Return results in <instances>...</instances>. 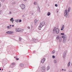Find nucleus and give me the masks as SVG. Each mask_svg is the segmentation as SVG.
<instances>
[{"instance_id":"obj_6","label":"nucleus","mask_w":72,"mask_h":72,"mask_svg":"<svg viewBox=\"0 0 72 72\" xmlns=\"http://www.w3.org/2000/svg\"><path fill=\"white\" fill-rule=\"evenodd\" d=\"M21 30V28H17L16 29V31L17 32H19Z\"/></svg>"},{"instance_id":"obj_43","label":"nucleus","mask_w":72,"mask_h":72,"mask_svg":"<svg viewBox=\"0 0 72 72\" xmlns=\"http://www.w3.org/2000/svg\"><path fill=\"white\" fill-rule=\"evenodd\" d=\"M16 60H19V58H17V59H16Z\"/></svg>"},{"instance_id":"obj_60","label":"nucleus","mask_w":72,"mask_h":72,"mask_svg":"<svg viewBox=\"0 0 72 72\" xmlns=\"http://www.w3.org/2000/svg\"><path fill=\"white\" fill-rule=\"evenodd\" d=\"M56 27H55V28H56Z\"/></svg>"},{"instance_id":"obj_31","label":"nucleus","mask_w":72,"mask_h":72,"mask_svg":"<svg viewBox=\"0 0 72 72\" xmlns=\"http://www.w3.org/2000/svg\"><path fill=\"white\" fill-rule=\"evenodd\" d=\"M55 58V57L54 56V55L52 56V58H53V59H54Z\"/></svg>"},{"instance_id":"obj_61","label":"nucleus","mask_w":72,"mask_h":72,"mask_svg":"<svg viewBox=\"0 0 72 72\" xmlns=\"http://www.w3.org/2000/svg\"><path fill=\"white\" fill-rule=\"evenodd\" d=\"M3 67L4 68V67Z\"/></svg>"},{"instance_id":"obj_51","label":"nucleus","mask_w":72,"mask_h":72,"mask_svg":"<svg viewBox=\"0 0 72 72\" xmlns=\"http://www.w3.org/2000/svg\"><path fill=\"white\" fill-rule=\"evenodd\" d=\"M14 20H13L12 21V22H14Z\"/></svg>"},{"instance_id":"obj_44","label":"nucleus","mask_w":72,"mask_h":72,"mask_svg":"<svg viewBox=\"0 0 72 72\" xmlns=\"http://www.w3.org/2000/svg\"><path fill=\"white\" fill-rule=\"evenodd\" d=\"M64 37V36H62V38H63Z\"/></svg>"},{"instance_id":"obj_64","label":"nucleus","mask_w":72,"mask_h":72,"mask_svg":"<svg viewBox=\"0 0 72 72\" xmlns=\"http://www.w3.org/2000/svg\"><path fill=\"white\" fill-rule=\"evenodd\" d=\"M17 58H16L17 59Z\"/></svg>"},{"instance_id":"obj_4","label":"nucleus","mask_w":72,"mask_h":72,"mask_svg":"<svg viewBox=\"0 0 72 72\" xmlns=\"http://www.w3.org/2000/svg\"><path fill=\"white\" fill-rule=\"evenodd\" d=\"M66 39H67V36H66V35H64L63 41V42H64V43L66 42Z\"/></svg>"},{"instance_id":"obj_34","label":"nucleus","mask_w":72,"mask_h":72,"mask_svg":"<svg viewBox=\"0 0 72 72\" xmlns=\"http://www.w3.org/2000/svg\"><path fill=\"white\" fill-rule=\"evenodd\" d=\"M19 22H22V20H19Z\"/></svg>"},{"instance_id":"obj_55","label":"nucleus","mask_w":72,"mask_h":72,"mask_svg":"<svg viewBox=\"0 0 72 72\" xmlns=\"http://www.w3.org/2000/svg\"><path fill=\"white\" fill-rule=\"evenodd\" d=\"M24 1H26V0H23Z\"/></svg>"},{"instance_id":"obj_33","label":"nucleus","mask_w":72,"mask_h":72,"mask_svg":"<svg viewBox=\"0 0 72 72\" xmlns=\"http://www.w3.org/2000/svg\"><path fill=\"white\" fill-rule=\"evenodd\" d=\"M61 34L62 35H63V36H64V33H61Z\"/></svg>"},{"instance_id":"obj_63","label":"nucleus","mask_w":72,"mask_h":72,"mask_svg":"<svg viewBox=\"0 0 72 72\" xmlns=\"http://www.w3.org/2000/svg\"><path fill=\"white\" fill-rule=\"evenodd\" d=\"M12 23H13V22H12Z\"/></svg>"},{"instance_id":"obj_24","label":"nucleus","mask_w":72,"mask_h":72,"mask_svg":"<svg viewBox=\"0 0 72 72\" xmlns=\"http://www.w3.org/2000/svg\"><path fill=\"white\" fill-rule=\"evenodd\" d=\"M34 22L35 24H36V23H37V20L35 19L34 20Z\"/></svg>"},{"instance_id":"obj_38","label":"nucleus","mask_w":72,"mask_h":72,"mask_svg":"<svg viewBox=\"0 0 72 72\" xmlns=\"http://www.w3.org/2000/svg\"><path fill=\"white\" fill-rule=\"evenodd\" d=\"M12 65H15V63H12Z\"/></svg>"},{"instance_id":"obj_7","label":"nucleus","mask_w":72,"mask_h":72,"mask_svg":"<svg viewBox=\"0 0 72 72\" xmlns=\"http://www.w3.org/2000/svg\"><path fill=\"white\" fill-rule=\"evenodd\" d=\"M50 66H48L46 68V70L47 71H49V69H50Z\"/></svg>"},{"instance_id":"obj_32","label":"nucleus","mask_w":72,"mask_h":72,"mask_svg":"<svg viewBox=\"0 0 72 72\" xmlns=\"http://www.w3.org/2000/svg\"><path fill=\"white\" fill-rule=\"evenodd\" d=\"M60 42L62 41V38H60L59 39Z\"/></svg>"},{"instance_id":"obj_26","label":"nucleus","mask_w":72,"mask_h":72,"mask_svg":"<svg viewBox=\"0 0 72 72\" xmlns=\"http://www.w3.org/2000/svg\"><path fill=\"white\" fill-rule=\"evenodd\" d=\"M20 32H23V29H21V28L20 30Z\"/></svg>"},{"instance_id":"obj_46","label":"nucleus","mask_w":72,"mask_h":72,"mask_svg":"<svg viewBox=\"0 0 72 72\" xmlns=\"http://www.w3.org/2000/svg\"><path fill=\"white\" fill-rule=\"evenodd\" d=\"M32 15H33V13H32Z\"/></svg>"},{"instance_id":"obj_54","label":"nucleus","mask_w":72,"mask_h":72,"mask_svg":"<svg viewBox=\"0 0 72 72\" xmlns=\"http://www.w3.org/2000/svg\"><path fill=\"white\" fill-rule=\"evenodd\" d=\"M58 11H57V13H58Z\"/></svg>"},{"instance_id":"obj_28","label":"nucleus","mask_w":72,"mask_h":72,"mask_svg":"<svg viewBox=\"0 0 72 72\" xmlns=\"http://www.w3.org/2000/svg\"><path fill=\"white\" fill-rule=\"evenodd\" d=\"M70 9H71V8H70V7H69L68 8V12H69V10H70Z\"/></svg>"},{"instance_id":"obj_9","label":"nucleus","mask_w":72,"mask_h":72,"mask_svg":"<svg viewBox=\"0 0 72 72\" xmlns=\"http://www.w3.org/2000/svg\"><path fill=\"white\" fill-rule=\"evenodd\" d=\"M40 24L42 25V26H44L45 25V22L43 21V22H41Z\"/></svg>"},{"instance_id":"obj_11","label":"nucleus","mask_w":72,"mask_h":72,"mask_svg":"<svg viewBox=\"0 0 72 72\" xmlns=\"http://www.w3.org/2000/svg\"><path fill=\"white\" fill-rule=\"evenodd\" d=\"M55 50H53L51 52L52 54H55Z\"/></svg>"},{"instance_id":"obj_21","label":"nucleus","mask_w":72,"mask_h":72,"mask_svg":"<svg viewBox=\"0 0 72 72\" xmlns=\"http://www.w3.org/2000/svg\"><path fill=\"white\" fill-rule=\"evenodd\" d=\"M22 39L21 38H19V41H21V40H22Z\"/></svg>"},{"instance_id":"obj_52","label":"nucleus","mask_w":72,"mask_h":72,"mask_svg":"<svg viewBox=\"0 0 72 72\" xmlns=\"http://www.w3.org/2000/svg\"><path fill=\"white\" fill-rule=\"evenodd\" d=\"M0 70L1 71V68H0Z\"/></svg>"},{"instance_id":"obj_2","label":"nucleus","mask_w":72,"mask_h":72,"mask_svg":"<svg viewBox=\"0 0 72 72\" xmlns=\"http://www.w3.org/2000/svg\"><path fill=\"white\" fill-rule=\"evenodd\" d=\"M46 71V67H42V72H45Z\"/></svg>"},{"instance_id":"obj_12","label":"nucleus","mask_w":72,"mask_h":72,"mask_svg":"<svg viewBox=\"0 0 72 72\" xmlns=\"http://www.w3.org/2000/svg\"><path fill=\"white\" fill-rule=\"evenodd\" d=\"M53 62L55 64H56V63H57V60H53Z\"/></svg>"},{"instance_id":"obj_58","label":"nucleus","mask_w":72,"mask_h":72,"mask_svg":"<svg viewBox=\"0 0 72 72\" xmlns=\"http://www.w3.org/2000/svg\"><path fill=\"white\" fill-rule=\"evenodd\" d=\"M1 42V40H0V42Z\"/></svg>"},{"instance_id":"obj_5","label":"nucleus","mask_w":72,"mask_h":72,"mask_svg":"<svg viewBox=\"0 0 72 72\" xmlns=\"http://www.w3.org/2000/svg\"><path fill=\"white\" fill-rule=\"evenodd\" d=\"M46 59L45 58H43L41 61V62L42 63H44V62H45V60H46Z\"/></svg>"},{"instance_id":"obj_53","label":"nucleus","mask_w":72,"mask_h":72,"mask_svg":"<svg viewBox=\"0 0 72 72\" xmlns=\"http://www.w3.org/2000/svg\"><path fill=\"white\" fill-rule=\"evenodd\" d=\"M14 25H12V27H14Z\"/></svg>"},{"instance_id":"obj_62","label":"nucleus","mask_w":72,"mask_h":72,"mask_svg":"<svg viewBox=\"0 0 72 72\" xmlns=\"http://www.w3.org/2000/svg\"><path fill=\"white\" fill-rule=\"evenodd\" d=\"M1 6V5H0V7Z\"/></svg>"},{"instance_id":"obj_57","label":"nucleus","mask_w":72,"mask_h":72,"mask_svg":"<svg viewBox=\"0 0 72 72\" xmlns=\"http://www.w3.org/2000/svg\"><path fill=\"white\" fill-rule=\"evenodd\" d=\"M0 5H1V3H0Z\"/></svg>"},{"instance_id":"obj_49","label":"nucleus","mask_w":72,"mask_h":72,"mask_svg":"<svg viewBox=\"0 0 72 72\" xmlns=\"http://www.w3.org/2000/svg\"><path fill=\"white\" fill-rule=\"evenodd\" d=\"M64 71H67V70L65 69L64 70Z\"/></svg>"},{"instance_id":"obj_15","label":"nucleus","mask_w":72,"mask_h":72,"mask_svg":"<svg viewBox=\"0 0 72 72\" xmlns=\"http://www.w3.org/2000/svg\"><path fill=\"white\" fill-rule=\"evenodd\" d=\"M70 64H71V62H69L68 64V67H69V66H70Z\"/></svg>"},{"instance_id":"obj_3","label":"nucleus","mask_w":72,"mask_h":72,"mask_svg":"<svg viewBox=\"0 0 72 72\" xmlns=\"http://www.w3.org/2000/svg\"><path fill=\"white\" fill-rule=\"evenodd\" d=\"M55 32L57 34L59 33V29L58 28H56L55 30Z\"/></svg>"},{"instance_id":"obj_59","label":"nucleus","mask_w":72,"mask_h":72,"mask_svg":"<svg viewBox=\"0 0 72 72\" xmlns=\"http://www.w3.org/2000/svg\"><path fill=\"white\" fill-rule=\"evenodd\" d=\"M14 58H15V57H14Z\"/></svg>"},{"instance_id":"obj_13","label":"nucleus","mask_w":72,"mask_h":72,"mask_svg":"<svg viewBox=\"0 0 72 72\" xmlns=\"http://www.w3.org/2000/svg\"><path fill=\"white\" fill-rule=\"evenodd\" d=\"M14 33V32L12 31H10V34H13Z\"/></svg>"},{"instance_id":"obj_20","label":"nucleus","mask_w":72,"mask_h":72,"mask_svg":"<svg viewBox=\"0 0 72 72\" xmlns=\"http://www.w3.org/2000/svg\"><path fill=\"white\" fill-rule=\"evenodd\" d=\"M7 34H10V31H8L6 32Z\"/></svg>"},{"instance_id":"obj_56","label":"nucleus","mask_w":72,"mask_h":72,"mask_svg":"<svg viewBox=\"0 0 72 72\" xmlns=\"http://www.w3.org/2000/svg\"><path fill=\"white\" fill-rule=\"evenodd\" d=\"M2 70L3 71V69H2Z\"/></svg>"},{"instance_id":"obj_23","label":"nucleus","mask_w":72,"mask_h":72,"mask_svg":"<svg viewBox=\"0 0 72 72\" xmlns=\"http://www.w3.org/2000/svg\"><path fill=\"white\" fill-rule=\"evenodd\" d=\"M15 22H19V19H18L16 20H15Z\"/></svg>"},{"instance_id":"obj_25","label":"nucleus","mask_w":72,"mask_h":72,"mask_svg":"<svg viewBox=\"0 0 72 72\" xmlns=\"http://www.w3.org/2000/svg\"><path fill=\"white\" fill-rule=\"evenodd\" d=\"M39 26H40V27H42V26H42V25L40 23L39 25Z\"/></svg>"},{"instance_id":"obj_14","label":"nucleus","mask_w":72,"mask_h":72,"mask_svg":"<svg viewBox=\"0 0 72 72\" xmlns=\"http://www.w3.org/2000/svg\"><path fill=\"white\" fill-rule=\"evenodd\" d=\"M7 28L8 29H10L12 28V27H11L9 26H7Z\"/></svg>"},{"instance_id":"obj_40","label":"nucleus","mask_w":72,"mask_h":72,"mask_svg":"<svg viewBox=\"0 0 72 72\" xmlns=\"http://www.w3.org/2000/svg\"><path fill=\"white\" fill-rule=\"evenodd\" d=\"M1 1L2 2H4V1H5V0H1Z\"/></svg>"},{"instance_id":"obj_22","label":"nucleus","mask_w":72,"mask_h":72,"mask_svg":"<svg viewBox=\"0 0 72 72\" xmlns=\"http://www.w3.org/2000/svg\"><path fill=\"white\" fill-rule=\"evenodd\" d=\"M20 66L21 67H23V64H20Z\"/></svg>"},{"instance_id":"obj_37","label":"nucleus","mask_w":72,"mask_h":72,"mask_svg":"<svg viewBox=\"0 0 72 72\" xmlns=\"http://www.w3.org/2000/svg\"><path fill=\"white\" fill-rule=\"evenodd\" d=\"M66 53H67V51H64V54H66Z\"/></svg>"},{"instance_id":"obj_48","label":"nucleus","mask_w":72,"mask_h":72,"mask_svg":"<svg viewBox=\"0 0 72 72\" xmlns=\"http://www.w3.org/2000/svg\"><path fill=\"white\" fill-rule=\"evenodd\" d=\"M10 27H11L12 26V25H11V24H10Z\"/></svg>"},{"instance_id":"obj_47","label":"nucleus","mask_w":72,"mask_h":72,"mask_svg":"<svg viewBox=\"0 0 72 72\" xmlns=\"http://www.w3.org/2000/svg\"><path fill=\"white\" fill-rule=\"evenodd\" d=\"M28 28H29L28 29H30V27H28Z\"/></svg>"},{"instance_id":"obj_29","label":"nucleus","mask_w":72,"mask_h":72,"mask_svg":"<svg viewBox=\"0 0 72 72\" xmlns=\"http://www.w3.org/2000/svg\"><path fill=\"white\" fill-rule=\"evenodd\" d=\"M42 27H41L40 26H39V30H41V28Z\"/></svg>"},{"instance_id":"obj_8","label":"nucleus","mask_w":72,"mask_h":72,"mask_svg":"<svg viewBox=\"0 0 72 72\" xmlns=\"http://www.w3.org/2000/svg\"><path fill=\"white\" fill-rule=\"evenodd\" d=\"M64 25H63L62 26V28L61 29V31H63V30L64 29Z\"/></svg>"},{"instance_id":"obj_35","label":"nucleus","mask_w":72,"mask_h":72,"mask_svg":"<svg viewBox=\"0 0 72 72\" xmlns=\"http://www.w3.org/2000/svg\"><path fill=\"white\" fill-rule=\"evenodd\" d=\"M37 4V3L36 2H34V5H36Z\"/></svg>"},{"instance_id":"obj_45","label":"nucleus","mask_w":72,"mask_h":72,"mask_svg":"<svg viewBox=\"0 0 72 72\" xmlns=\"http://www.w3.org/2000/svg\"><path fill=\"white\" fill-rule=\"evenodd\" d=\"M53 32L55 31V29H53Z\"/></svg>"},{"instance_id":"obj_1","label":"nucleus","mask_w":72,"mask_h":72,"mask_svg":"<svg viewBox=\"0 0 72 72\" xmlns=\"http://www.w3.org/2000/svg\"><path fill=\"white\" fill-rule=\"evenodd\" d=\"M20 6L22 10H23L25 8V5L23 4H22L20 5Z\"/></svg>"},{"instance_id":"obj_41","label":"nucleus","mask_w":72,"mask_h":72,"mask_svg":"<svg viewBox=\"0 0 72 72\" xmlns=\"http://www.w3.org/2000/svg\"><path fill=\"white\" fill-rule=\"evenodd\" d=\"M1 10H0V14H1Z\"/></svg>"},{"instance_id":"obj_10","label":"nucleus","mask_w":72,"mask_h":72,"mask_svg":"<svg viewBox=\"0 0 72 72\" xmlns=\"http://www.w3.org/2000/svg\"><path fill=\"white\" fill-rule=\"evenodd\" d=\"M68 13H66L65 14V17L66 18H67L68 17Z\"/></svg>"},{"instance_id":"obj_50","label":"nucleus","mask_w":72,"mask_h":72,"mask_svg":"<svg viewBox=\"0 0 72 72\" xmlns=\"http://www.w3.org/2000/svg\"><path fill=\"white\" fill-rule=\"evenodd\" d=\"M62 71H64V69H62Z\"/></svg>"},{"instance_id":"obj_39","label":"nucleus","mask_w":72,"mask_h":72,"mask_svg":"<svg viewBox=\"0 0 72 72\" xmlns=\"http://www.w3.org/2000/svg\"><path fill=\"white\" fill-rule=\"evenodd\" d=\"M55 6H56V7H57V6H58L57 5V4H55Z\"/></svg>"},{"instance_id":"obj_16","label":"nucleus","mask_w":72,"mask_h":72,"mask_svg":"<svg viewBox=\"0 0 72 72\" xmlns=\"http://www.w3.org/2000/svg\"><path fill=\"white\" fill-rule=\"evenodd\" d=\"M59 36L58 35L56 37V39L59 40Z\"/></svg>"},{"instance_id":"obj_18","label":"nucleus","mask_w":72,"mask_h":72,"mask_svg":"<svg viewBox=\"0 0 72 72\" xmlns=\"http://www.w3.org/2000/svg\"><path fill=\"white\" fill-rule=\"evenodd\" d=\"M63 57L64 58H65V57H66V54L64 53V54L63 55Z\"/></svg>"},{"instance_id":"obj_19","label":"nucleus","mask_w":72,"mask_h":72,"mask_svg":"<svg viewBox=\"0 0 72 72\" xmlns=\"http://www.w3.org/2000/svg\"><path fill=\"white\" fill-rule=\"evenodd\" d=\"M67 11H68V10H65V12H64V14H66V13H68V12H67Z\"/></svg>"},{"instance_id":"obj_36","label":"nucleus","mask_w":72,"mask_h":72,"mask_svg":"<svg viewBox=\"0 0 72 72\" xmlns=\"http://www.w3.org/2000/svg\"><path fill=\"white\" fill-rule=\"evenodd\" d=\"M13 4H15L16 3L15 2H14L12 3Z\"/></svg>"},{"instance_id":"obj_27","label":"nucleus","mask_w":72,"mask_h":72,"mask_svg":"<svg viewBox=\"0 0 72 72\" xmlns=\"http://www.w3.org/2000/svg\"><path fill=\"white\" fill-rule=\"evenodd\" d=\"M38 10H39V12H40V7H39Z\"/></svg>"},{"instance_id":"obj_42","label":"nucleus","mask_w":72,"mask_h":72,"mask_svg":"<svg viewBox=\"0 0 72 72\" xmlns=\"http://www.w3.org/2000/svg\"><path fill=\"white\" fill-rule=\"evenodd\" d=\"M10 14H12V12H10Z\"/></svg>"},{"instance_id":"obj_30","label":"nucleus","mask_w":72,"mask_h":72,"mask_svg":"<svg viewBox=\"0 0 72 72\" xmlns=\"http://www.w3.org/2000/svg\"><path fill=\"white\" fill-rule=\"evenodd\" d=\"M12 20H13V18H12L10 19V21H12Z\"/></svg>"},{"instance_id":"obj_17","label":"nucleus","mask_w":72,"mask_h":72,"mask_svg":"<svg viewBox=\"0 0 72 72\" xmlns=\"http://www.w3.org/2000/svg\"><path fill=\"white\" fill-rule=\"evenodd\" d=\"M50 12H48L47 14V15H48V16H49V15H50Z\"/></svg>"}]
</instances>
